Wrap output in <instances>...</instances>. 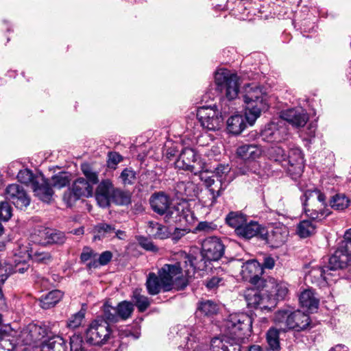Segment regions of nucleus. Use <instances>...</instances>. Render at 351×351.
<instances>
[{
  "instance_id": "c9c22d12",
  "label": "nucleus",
  "mask_w": 351,
  "mask_h": 351,
  "mask_svg": "<svg viewBox=\"0 0 351 351\" xmlns=\"http://www.w3.org/2000/svg\"><path fill=\"white\" fill-rule=\"evenodd\" d=\"M280 332H283V330L276 327H271L266 333L267 345L274 351H278L280 348L279 339Z\"/></svg>"
},
{
  "instance_id": "e2e57ef3",
  "label": "nucleus",
  "mask_w": 351,
  "mask_h": 351,
  "mask_svg": "<svg viewBox=\"0 0 351 351\" xmlns=\"http://www.w3.org/2000/svg\"><path fill=\"white\" fill-rule=\"evenodd\" d=\"M137 241L139 245L147 251L156 252L158 250L153 242L145 237H138Z\"/></svg>"
},
{
  "instance_id": "cd10ccee",
  "label": "nucleus",
  "mask_w": 351,
  "mask_h": 351,
  "mask_svg": "<svg viewBox=\"0 0 351 351\" xmlns=\"http://www.w3.org/2000/svg\"><path fill=\"white\" fill-rule=\"evenodd\" d=\"M186 331L184 333L186 336L184 339L186 341L184 348L187 351H203L202 343H200L199 332L195 328H184Z\"/></svg>"
},
{
  "instance_id": "6ab92c4d",
  "label": "nucleus",
  "mask_w": 351,
  "mask_h": 351,
  "mask_svg": "<svg viewBox=\"0 0 351 351\" xmlns=\"http://www.w3.org/2000/svg\"><path fill=\"white\" fill-rule=\"evenodd\" d=\"M282 124V121L279 123L271 122L267 124L261 131L262 138L267 142H281L285 140L288 132Z\"/></svg>"
},
{
  "instance_id": "7ed1b4c3",
  "label": "nucleus",
  "mask_w": 351,
  "mask_h": 351,
  "mask_svg": "<svg viewBox=\"0 0 351 351\" xmlns=\"http://www.w3.org/2000/svg\"><path fill=\"white\" fill-rule=\"evenodd\" d=\"M32 258L29 244L17 243L5 266L0 265V282H4L12 273L23 274L29 269L28 261Z\"/></svg>"
},
{
  "instance_id": "603ef678",
  "label": "nucleus",
  "mask_w": 351,
  "mask_h": 351,
  "mask_svg": "<svg viewBox=\"0 0 351 351\" xmlns=\"http://www.w3.org/2000/svg\"><path fill=\"white\" fill-rule=\"evenodd\" d=\"M86 311L81 309L76 313L71 315L66 322V326L71 329H75L80 327L85 317Z\"/></svg>"
},
{
  "instance_id": "aec40b11",
  "label": "nucleus",
  "mask_w": 351,
  "mask_h": 351,
  "mask_svg": "<svg viewBox=\"0 0 351 351\" xmlns=\"http://www.w3.org/2000/svg\"><path fill=\"white\" fill-rule=\"evenodd\" d=\"M263 285L268 295L274 298L275 305L278 300H284L289 291L286 282L278 281L273 278L266 279Z\"/></svg>"
},
{
  "instance_id": "bf43d9fd",
  "label": "nucleus",
  "mask_w": 351,
  "mask_h": 351,
  "mask_svg": "<svg viewBox=\"0 0 351 351\" xmlns=\"http://www.w3.org/2000/svg\"><path fill=\"white\" fill-rule=\"evenodd\" d=\"M112 183L109 180H105L101 181L97 186V193L107 195L111 196L114 191Z\"/></svg>"
},
{
  "instance_id": "49530a36",
  "label": "nucleus",
  "mask_w": 351,
  "mask_h": 351,
  "mask_svg": "<svg viewBox=\"0 0 351 351\" xmlns=\"http://www.w3.org/2000/svg\"><path fill=\"white\" fill-rule=\"evenodd\" d=\"M112 202L123 206L131 202V196L129 192L116 189L111 195Z\"/></svg>"
},
{
  "instance_id": "3c124183",
  "label": "nucleus",
  "mask_w": 351,
  "mask_h": 351,
  "mask_svg": "<svg viewBox=\"0 0 351 351\" xmlns=\"http://www.w3.org/2000/svg\"><path fill=\"white\" fill-rule=\"evenodd\" d=\"M70 182V176L66 172H60L51 177V185L54 188L65 187Z\"/></svg>"
},
{
  "instance_id": "8fccbe9b",
  "label": "nucleus",
  "mask_w": 351,
  "mask_h": 351,
  "mask_svg": "<svg viewBox=\"0 0 351 351\" xmlns=\"http://www.w3.org/2000/svg\"><path fill=\"white\" fill-rule=\"evenodd\" d=\"M269 158L278 163H280L284 168V163L287 154H285L284 149L280 147H271L268 149Z\"/></svg>"
},
{
  "instance_id": "69168bd1",
  "label": "nucleus",
  "mask_w": 351,
  "mask_h": 351,
  "mask_svg": "<svg viewBox=\"0 0 351 351\" xmlns=\"http://www.w3.org/2000/svg\"><path fill=\"white\" fill-rule=\"evenodd\" d=\"M120 178L124 184H132L136 179V173L134 171L125 169L121 173Z\"/></svg>"
},
{
  "instance_id": "2f4dec72",
  "label": "nucleus",
  "mask_w": 351,
  "mask_h": 351,
  "mask_svg": "<svg viewBox=\"0 0 351 351\" xmlns=\"http://www.w3.org/2000/svg\"><path fill=\"white\" fill-rule=\"evenodd\" d=\"M146 288L149 294L155 295L159 293L161 290L165 291L163 282L160 279L159 275L154 272L148 274L146 280Z\"/></svg>"
},
{
  "instance_id": "39448f33",
  "label": "nucleus",
  "mask_w": 351,
  "mask_h": 351,
  "mask_svg": "<svg viewBox=\"0 0 351 351\" xmlns=\"http://www.w3.org/2000/svg\"><path fill=\"white\" fill-rule=\"evenodd\" d=\"M252 328V317L243 313L230 314L222 325V330L227 338L238 340L249 335Z\"/></svg>"
},
{
  "instance_id": "f704fd0d",
  "label": "nucleus",
  "mask_w": 351,
  "mask_h": 351,
  "mask_svg": "<svg viewBox=\"0 0 351 351\" xmlns=\"http://www.w3.org/2000/svg\"><path fill=\"white\" fill-rule=\"evenodd\" d=\"M291 311L289 310H280L274 314V322L279 329L285 332L289 328Z\"/></svg>"
},
{
  "instance_id": "393cba45",
  "label": "nucleus",
  "mask_w": 351,
  "mask_h": 351,
  "mask_svg": "<svg viewBox=\"0 0 351 351\" xmlns=\"http://www.w3.org/2000/svg\"><path fill=\"white\" fill-rule=\"evenodd\" d=\"M263 232H265V228L258 222L252 220L247 222L246 220L241 227L237 228L236 234L237 236L246 239H250L258 235L262 239Z\"/></svg>"
},
{
  "instance_id": "f03ea898",
  "label": "nucleus",
  "mask_w": 351,
  "mask_h": 351,
  "mask_svg": "<svg viewBox=\"0 0 351 351\" xmlns=\"http://www.w3.org/2000/svg\"><path fill=\"white\" fill-rule=\"evenodd\" d=\"M241 95L245 104V117L250 125H253L261 112L268 108L267 95L263 88L255 83L244 85Z\"/></svg>"
},
{
  "instance_id": "0eeeda50",
  "label": "nucleus",
  "mask_w": 351,
  "mask_h": 351,
  "mask_svg": "<svg viewBox=\"0 0 351 351\" xmlns=\"http://www.w3.org/2000/svg\"><path fill=\"white\" fill-rule=\"evenodd\" d=\"M112 337L109 324L103 319H95L86 331V340L92 345L101 346L108 342Z\"/></svg>"
},
{
  "instance_id": "412c9836",
  "label": "nucleus",
  "mask_w": 351,
  "mask_h": 351,
  "mask_svg": "<svg viewBox=\"0 0 351 351\" xmlns=\"http://www.w3.org/2000/svg\"><path fill=\"white\" fill-rule=\"evenodd\" d=\"M280 117L283 121H286L295 128L304 127L308 120V114L301 107L282 111Z\"/></svg>"
},
{
  "instance_id": "f3484780",
  "label": "nucleus",
  "mask_w": 351,
  "mask_h": 351,
  "mask_svg": "<svg viewBox=\"0 0 351 351\" xmlns=\"http://www.w3.org/2000/svg\"><path fill=\"white\" fill-rule=\"evenodd\" d=\"M5 197L7 199L20 209L26 208L30 203V199L23 187L16 184H10L7 186Z\"/></svg>"
},
{
  "instance_id": "e433bc0d",
  "label": "nucleus",
  "mask_w": 351,
  "mask_h": 351,
  "mask_svg": "<svg viewBox=\"0 0 351 351\" xmlns=\"http://www.w3.org/2000/svg\"><path fill=\"white\" fill-rule=\"evenodd\" d=\"M148 231L155 239H165L169 237V228L157 222H149Z\"/></svg>"
},
{
  "instance_id": "864d4df0",
  "label": "nucleus",
  "mask_w": 351,
  "mask_h": 351,
  "mask_svg": "<svg viewBox=\"0 0 351 351\" xmlns=\"http://www.w3.org/2000/svg\"><path fill=\"white\" fill-rule=\"evenodd\" d=\"M97 234L95 236V239H101L106 237H111L115 232L114 226L107 223H100L96 226Z\"/></svg>"
},
{
  "instance_id": "9b49d317",
  "label": "nucleus",
  "mask_w": 351,
  "mask_h": 351,
  "mask_svg": "<svg viewBox=\"0 0 351 351\" xmlns=\"http://www.w3.org/2000/svg\"><path fill=\"white\" fill-rule=\"evenodd\" d=\"M197 117L201 125L210 131L219 130L223 123V118L216 107H199Z\"/></svg>"
},
{
  "instance_id": "f257e3e1",
  "label": "nucleus",
  "mask_w": 351,
  "mask_h": 351,
  "mask_svg": "<svg viewBox=\"0 0 351 351\" xmlns=\"http://www.w3.org/2000/svg\"><path fill=\"white\" fill-rule=\"evenodd\" d=\"M182 261L174 264H165L158 270L160 279L163 282L165 292L172 289L182 290L186 285L187 282L182 274L184 269L186 276H192L196 268V258L184 252H180Z\"/></svg>"
},
{
  "instance_id": "1a4fd4ad",
  "label": "nucleus",
  "mask_w": 351,
  "mask_h": 351,
  "mask_svg": "<svg viewBox=\"0 0 351 351\" xmlns=\"http://www.w3.org/2000/svg\"><path fill=\"white\" fill-rule=\"evenodd\" d=\"M244 297L248 307L263 311L270 310L275 306L274 298L268 295L263 285L260 288L247 289Z\"/></svg>"
},
{
  "instance_id": "4468645a",
  "label": "nucleus",
  "mask_w": 351,
  "mask_h": 351,
  "mask_svg": "<svg viewBox=\"0 0 351 351\" xmlns=\"http://www.w3.org/2000/svg\"><path fill=\"white\" fill-rule=\"evenodd\" d=\"M263 274L261 264L255 259L249 260L242 265L241 275L243 279L257 288H260L265 280L262 278Z\"/></svg>"
},
{
  "instance_id": "37998d69",
  "label": "nucleus",
  "mask_w": 351,
  "mask_h": 351,
  "mask_svg": "<svg viewBox=\"0 0 351 351\" xmlns=\"http://www.w3.org/2000/svg\"><path fill=\"white\" fill-rule=\"evenodd\" d=\"M316 225L310 220H303L297 226V232L302 238H306L315 232Z\"/></svg>"
},
{
  "instance_id": "774afa93",
  "label": "nucleus",
  "mask_w": 351,
  "mask_h": 351,
  "mask_svg": "<svg viewBox=\"0 0 351 351\" xmlns=\"http://www.w3.org/2000/svg\"><path fill=\"white\" fill-rule=\"evenodd\" d=\"M339 248H345L347 253H351V228L345 232L344 241Z\"/></svg>"
},
{
  "instance_id": "f8f14e48",
  "label": "nucleus",
  "mask_w": 351,
  "mask_h": 351,
  "mask_svg": "<svg viewBox=\"0 0 351 351\" xmlns=\"http://www.w3.org/2000/svg\"><path fill=\"white\" fill-rule=\"evenodd\" d=\"M175 165L177 168L189 171L194 175H199L204 170L202 163L198 160L195 150L191 148H184L182 150Z\"/></svg>"
},
{
  "instance_id": "dca6fc26",
  "label": "nucleus",
  "mask_w": 351,
  "mask_h": 351,
  "mask_svg": "<svg viewBox=\"0 0 351 351\" xmlns=\"http://www.w3.org/2000/svg\"><path fill=\"white\" fill-rule=\"evenodd\" d=\"M199 176L200 180L204 182L205 186L210 193L212 200L211 204H214L217 198L219 197L226 189L229 184V181L221 180L220 179L215 178L214 176H208V172L204 170Z\"/></svg>"
},
{
  "instance_id": "c85d7f7f",
  "label": "nucleus",
  "mask_w": 351,
  "mask_h": 351,
  "mask_svg": "<svg viewBox=\"0 0 351 351\" xmlns=\"http://www.w3.org/2000/svg\"><path fill=\"white\" fill-rule=\"evenodd\" d=\"M238 156L245 160H254L258 158L262 154L261 148L255 144H245L237 148Z\"/></svg>"
},
{
  "instance_id": "c756f323",
  "label": "nucleus",
  "mask_w": 351,
  "mask_h": 351,
  "mask_svg": "<svg viewBox=\"0 0 351 351\" xmlns=\"http://www.w3.org/2000/svg\"><path fill=\"white\" fill-rule=\"evenodd\" d=\"M175 190L178 196L182 198H193L197 194V187L191 181H181L176 184Z\"/></svg>"
},
{
  "instance_id": "423d86ee",
  "label": "nucleus",
  "mask_w": 351,
  "mask_h": 351,
  "mask_svg": "<svg viewBox=\"0 0 351 351\" xmlns=\"http://www.w3.org/2000/svg\"><path fill=\"white\" fill-rule=\"evenodd\" d=\"M239 77L237 73L226 69L217 70L215 82L217 90L224 93L228 100L237 97L239 92Z\"/></svg>"
},
{
  "instance_id": "0e129e2a",
  "label": "nucleus",
  "mask_w": 351,
  "mask_h": 351,
  "mask_svg": "<svg viewBox=\"0 0 351 351\" xmlns=\"http://www.w3.org/2000/svg\"><path fill=\"white\" fill-rule=\"evenodd\" d=\"M17 179L19 182L24 184L32 183L35 180L32 173L28 169L21 170L17 174Z\"/></svg>"
},
{
  "instance_id": "c03bdc74",
  "label": "nucleus",
  "mask_w": 351,
  "mask_h": 351,
  "mask_svg": "<svg viewBox=\"0 0 351 351\" xmlns=\"http://www.w3.org/2000/svg\"><path fill=\"white\" fill-rule=\"evenodd\" d=\"M132 300L140 312H144L150 305L149 299L142 295L139 289H135L133 291Z\"/></svg>"
},
{
  "instance_id": "a19ab883",
  "label": "nucleus",
  "mask_w": 351,
  "mask_h": 351,
  "mask_svg": "<svg viewBox=\"0 0 351 351\" xmlns=\"http://www.w3.org/2000/svg\"><path fill=\"white\" fill-rule=\"evenodd\" d=\"M328 263H330L328 262ZM328 270H332L330 264H328V266L324 267H319L313 268L309 271L306 278L311 279L313 282L315 283H318L322 280L326 281L328 279L326 272L328 271Z\"/></svg>"
},
{
  "instance_id": "4c0bfd02",
  "label": "nucleus",
  "mask_w": 351,
  "mask_h": 351,
  "mask_svg": "<svg viewBox=\"0 0 351 351\" xmlns=\"http://www.w3.org/2000/svg\"><path fill=\"white\" fill-rule=\"evenodd\" d=\"M43 351H66V343L60 336H54L43 346Z\"/></svg>"
},
{
  "instance_id": "4be33fe9",
  "label": "nucleus",
  "mask_w": 351,
  "mask_h": 351,
  "mask_svg": "<svg viewBox=\"0 0 351 351\" xmlns=\"http://www.w3.org/2000/svg\"><path fill=\"white\" fill-rule=\"evenodd\" d=\"M331 269H348L350 274L347 276L351 279V253H347L346 249L338 248L329 258Z\"/></svg>"
},
{
  "instance_id": "473e14b6",
  "label": "nucleus",
  "mask_w": 351,
  "mask_h": 351,
  "mask_svg": "<svg viewBox=\"0 0 351 351\" xmlns=\"http://www.w3.org/2000/svg\"><path fill=\"white\" fill-rule=\"evenodd\" d=\"M246 128V123L241 114L231 116L227 120V130L231 134L238 135Z\"/></svg>"
},
{
  "instance_id": "09e8293b",
  "label": "nucleus",
  "mask_w": 351,
  "mask_h": 351,
  "mask_svg": "<svg viewBox=\"0 0 351 351\" xmlns=\"http://www.w3.org/2000/svg\"><path fill=\"white\" fill-rule=\"evenodd\" d=\"M350 204V199L344 194H337L330 201L331 208L337 210L346 208Z\"/></svg>"
},
{
  "instance_id": "79ce46f5",
  "label": "nucleus",
  "mask_w": 351,
  "mask_h": 351,
  "mask_svg": "<svg viewBox=\"0 0 351 351\" xmlns=\"http://www.w3.org/2000/svg\"><path fill=\"white\" fill-rule=\"evenodd\" d=\"M218 306L211 300L202 301L199 303L197 313L200 315L211 316L217 313Z\"/></svg>"
},
{
  "instance_id": "7c9ffc66",
  "label": "nucleus",
  "mask_w": 351,
  "mask_h": 351,
  "mask_svg": "<svg viewBox=\"0 0 351 351\" xmlns=\"http://www.w3.org/2000/svg\"><path fill=\"white\" fill-rule=\"evenodd\" d=\"M77 195L82 197H91L93 191V186L84 178H78L73 182L71 187Z\"/></svg>"
},
{
  "instance_id": "052dcab7",
  "label": "nucleus",
  "mask_w": 351,
  "mask_h": 351,
  "mask_svg": "<svg viewBox=\"0 0 351 351\" xmlns=\"http://www.w3.org/2000/svg\"><path fill=\"white\" fill-rule=\"evenodd\" d=\"M80 198H82V197L77 195V193L71 188L65 191L63 195V200L69 207L73 206Z\"/></svg>"
},
{
  "instance_id": "2eb2a0df",
  "label": "nucleus",
  "mask_w": 351,
  "mask_h": 351,
  "mask_svg": "<svg viewBox=\"0 0 351 351\" xmlns=\"http://www.w3.org/2000/svg\"><path fill=\"white\" fill-rule=\"evenodd\" d=\"M202 253L207 261H218L224 253V245L217 237H208L202 242Z\"/></svg>"
},
{
  "instance_id": "a18cd8bd",
  "label": "nucleus",
  "mask_w": 351,
  "mask_h": 351,
  "mask_svg": "<svg viewBox=\"0 0 351 351\" xmlns=\"http://www.w3.org/2000/svg\"><path fill=\"white\" fill-rule=\"evenodd\" d=\"M81 170L86 177V181L88 182L92 186L99 182L98 172L94 169L88 163L82 164Z\"/></svg>"
},
{
  "instance_id": "a211bd4d",
  "label": "nucleus",
  "mask_w": 351,
  "mask_h": 351,
  "mask_svg": "<svg viewBox=\"0 0 351 351\" xmlns=\"http://www.w3.org/2000/svg\"><path fill=\"white\" fill-rule=\"evenodd\" d=\"M284 168L292 175H300L304 168V156L302 151L294 147L289 149L286 156Z\"/></svg>"
},
{
  "instance_id": "680f3d73",
  "label": "nucleus",
  "mask_w": 351,
  "mask_h": 351,
  "mask_svg": "<svg viewBox=\"0 0 351 351\" xmlns=\"http://www.w3.org/2000/svg\"><path fill=\"white\" fill-rule=\"evenodd\" d=\"M12 215V208L7 202L0 204V220L7 221Z\"/></svg>"
},
{
  "instance_id": "de8ad7c7",
  "label": "nucleus",
  "mask_w": 351,
  "mask_h": 351,
  "mask_svg": "<svg viewBox=\"0 0 351 351\" xmlns=\"http://www.w3.org/2000/svg\"><path fill=\"white\" fill-rule=\"evenodd\" d=\"M116 309L119 320L120 319L125 320L131 316L134 311V305L130 302L123 301L117 305Z\"/></svg>"
},
{
  "instance_id": "9d476101",
  "label": "nucleus",
  "mask_w": 351,
  "mask_h": 351,
  "mask_svg": "<svg viewBox=\"0 0 351 351\" xmlns=\"http://www.w3.org/2000/svg\"><path fill=\"white\" fill-rule=\"evenodd\" d=\"M164 215L167 223H176L181 226H186L195 221L193 213L186 202H180L173 206H170Z\"/></svg>"
},
{
  "instance_id": "338daca9",
  "label": "nucleus",
  "mask_w": 351,
  "mask_h": 351,
  "mask_svg": "<svg viewBox=\"0 0 351 351\" xmlns=\"http://www.w3.org/2000/svg\"><path fill=\"white\" fill-rule=\"evenodd\" d=\"M51 236L49 237V244H62L66 239L63 232L51 229Z\"/></svg>"
},
{
  "instance_id": "bb28decb",
  "label": "nucleus",
  "mask_w": 351,
  "mask_h": 351,
  "mask_svg": "<svg viewBox=\"0 0 351 351\" xmlns=\"http://www.w3.org/2000/svg\"><path fill=\"white\" fill-rule=\"evenodd\" d=\"M289 329H293L297 331L304 330L310 326V317L308 314L296 311L291 312Z\"/></svg>"
},
{
  "instance_id": "5701e85b",
  "label": "nucleus",
  "mask_w": 351,
  "mask_h": 351,
  "mask_svg": "<svg viewBox=\"0 0 351 351\" xmlns=\"http://www.w3.org/2000/svg\"><path fill=\"white\" fill-rule=\"evenodd\" d=\"M32 189L40 199L45 202H49L53 194V191L47 179L40 175L35 177L33 182Z\"/></svg>"
},
{
  "instance_id": "ddd939ff",
  "label": "nucleus",
  "mask_w": 351,
  "mask_h": 351,
  "mask_svg": "<svg viewBox=\"0 0 351 351\" xmlns=\"http://www.w3.org/2000/svg\"><path fill=\"white\" fill-rule=\"evenodd\" d=\"M289 231L285 225L278 223L273 226L270 230H265L262 234V239L272 248L282 246L288 240Z\"/></svg>"
},
{
  "instance_id": "ea45409f",
  "label": "nucleus",
  "mask_w": 351,
  "mask_h": 351,
  "mask_svg": "<svg viewBox=\"0 0 351 351\" xmlns=\"http://www.w3.org/2000/svg\"><path fill=\"white\" fill-rule=\"evenodd\" d=\"M246 220V215L241 212H230L226 217V223L235 229L236 233L237 232V228L241 227Z\"/></svg>"
},
{
  "instance_id": "a878e982",
  "label": "nucleus",
  "mask_w": 351,
  "mask_h": 351,
  "mask_svg": "<svg viewBox=\"0 0 351 351\" xmlns=\"http://www.w3.org/2000/svg\"><path fill=\"white\" fill-rule=\"evenodd\" d=\"M301 307L309 312L316 311L319 306V299L311 289H306L302 291L299 297Z\"/></svg>"
},
{
  "instance_id": "72a5a7b5",
  "label": "nucleus",
  "mask_w": 351,
  "mask_h": 351,
  "mask_svg": "<svg viewBox=\"0 0 351 351\" xmlns=\"http://www.w3.org/2000/svg\"><path fill=\"white\" fill-rule=\"evenodd\" d=\"M63 293L59 290H53L42 296L40 302L43 308L48 309L54 306L62 298Z\"/></svg>"
},
{
  "instance_id": "20e7f679",
  "label": "nucleus",
  "mask_w": 351,
  "mask_h": 351,
  "mask_svg": "<svg viewBox=\"0 0 351 351\" xmlns=\"http://www.w3.org/2000/svg\"><path fill=\"white\" fill-rule=\"evenodd\" d=\"M301 200L305 213L313 219L321 220L330 213L325 195L317 189L306 190Z\"/></svg>"
},
{
  "instance_id": "4d7b16f0",
  "label": "nucleus",
  "mask_w": 351,
  "mask_h": 351,
  "mask_svg": "<svg viewBox=\"0 0 351 351\" xmlns=\"http://www.w3.org/2000/svg\"><path fill=\"white\" fill-rule=\"evenodd\" d=\"M104 317L106 322H117L119 321L116 307H113L108 303L104 305Z\"/></svg>"
},
{
  "instance_id": "6e6d98bb",
  "label": "nucleus",
  "mask_w": 351,
  "mask_h": 351,
  "mask_svg": "<svg viewBox=\"0 0 351 351\" xmlns=\"http://www.w3.org/2000/svg\"><path fill=\"white\" fill-rule=\"evenodd\" d=\"M227 337H215L210 342V350L212 351H227L228 343Z\"/></svg>"
},
{
  "instance_id": "13d9d810",
  "label": "nucleus",
  "mask_w": 351,
  "mask_h": 351,
  "mask_svg": "<svg viewBox=\"0 0 351 351\" xmlns=\"http://www.w3.org/2000/svg\"><path fill=\"white\" fill-rule=\"evenodd\" d=\"M112 254L110 251H105L102 252L97 260L95 259L93 262L89 263L90 267H97L99 265H106L112 259Z\"/></svg>"
},
{
  "instance_id": "58836bf2",
  "label": "nucleus",
  "mask_w": 351,
  "mask_h": 351,
  "mask_svg": "<svg viewBox=\"0 0 351 351\" xmlns=\"http://www.w3.org/2000/svg\"><path fill=\"white\" fill-rule=\"evenodd\" d=\"M51 228L39 226L35 229L32 236L34 242L40 245H46L49 244V237L51 236Z\"/></svg>"
},
{
  "instance_id": "5fc2aeb1",
  "label": "nucleus",
  "mask_w": 351,
  "mask_h": 351,
  "mask_svg": "<svg viewBox=\"0 0 351 351\" xmlns=\"http://www.w3.org/2000/svg\"><path fill=\"white\" fill-rule=\"evenodd\" d=\"M230 168L228 165H219L215 168V171L211 176H214L215 178L220 179L223 181L230 182V178L228 176Z\"/></svg>"
},
{
  "instance_id": "6e6552de",
  "label": "nucleus",
  "mask_w": 351,
  "mask_h": 351,
  "mask_svg": "<svg viewBox=\"0 0 351 351\" xmlns=\"http://www.w3.org/2000/svg\"><path fill=\"white\" fill-rule=\"evenodd\" d=\"M244 297L248 307L263 311L270 310L275 306L274 298L268 295L263 285L260 288L247 289Z\"/></svg>"
},
{
  "instance_id": "b1692460",
  "label": "nucleus",
  "mask_w": 351,
  "mask_h": 351,
  "mask_svg": "<svg viewBox=\"0 0 351 351\" xmlns=\"http://www.w3.org/2000/svg\"><path fill=\"white\" fill-rule=\"evenodd\" d=\"M152 210L160 215H165L171 204V199L164 192L160 191L152 194L149 199Z\"/></svg>"
}]
</instances>
